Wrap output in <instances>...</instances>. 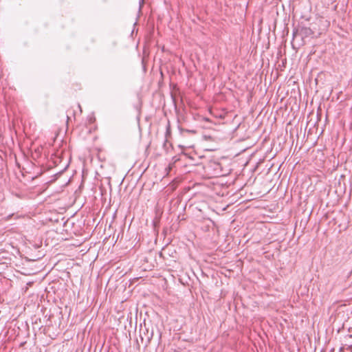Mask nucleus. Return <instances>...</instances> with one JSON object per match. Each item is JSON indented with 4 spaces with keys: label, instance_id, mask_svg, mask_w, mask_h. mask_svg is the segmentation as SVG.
I'll use <instances>...</instances> for the list:
<instances>
[{
    "label": "nucleus",
    "instance_id": "nucleus-5",
    "mask_svg": "<svg viewBox=\"0 0 352 352\" xmlns=\"http://www.w3.org/2000/svg\"><path fill=\"white\" fill-rule=\"evenodd\" d=\"M170 135V123L168 122L166 127V138L168 139V137ZM167 142V140L165 141Z\"/></svg>",
    "mask_w": 352,
    "mask_h": 352
},
{
    "label": "nucleus",
    "instance_id": "nucleus-1",
    "mask_svg": "<svg viewBox=\"0 0 352 352\" xmlns=\"http://www.w3.org/2000/svg\"><path fill=\"white\" fill-rule=\"evenodd\" d=\"M179 122L178 129L182 138H187L188 135H194L197 133L195 129H189L183 127L182 125L188 126L208 127L206 124L215 123L214 118H223L224 113H213L214 111H208V115L200 114L198 111H176Z\"/></svg>",
    "mask_w": 352,
    "mask_h": 352
},
{
    "label": "nucleus",
    "instance_id": "nucleus-8",
    "mask_svg": "<svg viewBox=\"0 0 352 352\" xmlns=\"http://www.w3.org/2000/svg\"><path fill=\"white\" fill-rule=\"evenodd\" d=\"M327 116H328V111H326V113H325V118H326V119L327 118Z\"/></svg>",
    "mask_w": 352,
    "mask_h": 352
},
{
    "label": "nucleus",
    "instance_id": "nucleus-6",
    "mask_svg": "<svg viewBox=\"0 0 352 352\" xmlns=\"http://www.w3.org/2000/svg\"><path fill=\"white\" fill-rule=\"evenodd\" d=\"M322 111H316V116H317V117H318V118H319V117L322 116Z\"/></svg>",
    "mask_w": 352,
    "mask_h": 352
},
{
    "label": "nucleus",
    "instance_id": "nucleus-4",
    "mask_svg": "<svg viewBox=\"0 0 352 352\" xmlns=\"http://www.w3.org/2000/svg\"><path fill=\"white\" fill-rule=\"evenodd\" d=\"M87 122L91 124L94 123L96 121V118L94 115V113H90L87 118Z\"/></svg>",
    "mask_w": 352,
    "mask_h": 352
},
{
    "label": "nucleus",
    "instance_id": "nucleus-7",
    "mask_svg": "<svg viewBox=\"0 0 352 352\" xmlns=\"http://www.w3.org/2000/svg\"><path fill=\"white\" fill-rule=\"evenodd\" d=\"M151 337H148V338H147V340H146V343H149V342H150V340H151Z\"/></svg>",
    "mask_w": 352,
    "mask_h": 352
},
{
    "label": "nucleus",
    "instance_id": "nucleus-2",
    "mask_svg": "<svg viewBox=\"0 0 352 352\" xmlns=\"http://www.w3.org/2000/svg\"><path fill=\"white\" fill-rule=\"evenodd\" d=\"M296 34H300L303 38L313 35L314 31L310 28L302 26L298 28L296 31H294V36H295Z\"/></svg>",
    "mask_w": 352,
    "mask_h": 352
},
{
    "label": "nucleus",
    "instance_id": "nucleus-3",
    "mask_svg": "<svg viewBox=\"0 0 352 352\" xmlns=\"http://www.w3.org/2000/svg\"><path fill=\"white\" fill-rule=\"evenodd\" d=\"M82 111H70L71 113V115H69V114H67L66 115V118H67V122L68 123L69 121L71 120V116H74V120H76V116H77V113H79L80 114H81Z\"/></svg>",
    "mask_w": 352,
    "mask_h": 352
}]
</instances>
